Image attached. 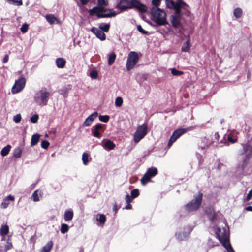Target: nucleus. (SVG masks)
Returning a JSON list of instances; mask_svg holds the SVG:
<instances>
[{
    "label": "nucleus",
    "mask_w": 252,
    "mask_h": 252,
    "mask_svg": "<svg viewBox=\"0 0 252 252\" xmlns=\"http://www.w3.org/2000/svg\"><path fill=\"white\" fill-rule=\"evenodd\" d=\"M115 8L123 12L127 9H136L140 13H145L147 10L146 5L139 0H120Z\"/></svg>",
    "instance_id": "nucleus-1"
},
{
    "label": "nucleus",
    "mask_w": 252,
    "mask_h": 252,
    "mask_svg": "<svg viewBox=\"0 0 252 252\" xmlns=\"http://www.w3.org/2000/svg\"><path fill=\"white\" fill-rule=\"evenodd\" d=\"M152 20L158 26H164L168 24L166 19V13L159 8L152 7L150 9Z\"/></svg>",
    "instance_id": "nucleus-2"
},
{
    "label": "nucleus",
    "mask_w": 252,
    "mask_h": 252,
    "mask_svg": "<svg viewBox=\"0 0 252 252\" xmlns=\"http://www.w3.org/2000/svg\"><path fill=\"white\" fill-rule=\"evenodd\" d=\"M50 95V93L47 90V89L42 88L35 93L34 100L38 105L46 106L48 103Z\"/></svg>",
    "instance_id": "nucleus-3"
},
{
    "label": "nucleus",
    "mask_w": 252,
    "mask_h": 252,
    "mask_svg": "<svg viewBox=\"0 0 252 252\" xmlns=\"http://www.w3.org/2000/svg\"><path fill=\"white\" fill-rule=\"evenodd\" d=\"M223 232H221V229L218 227L215 230L216 238L221 243L222 245L230 242L229 240V229L227 227V229L225 227H223Z\"/></svg>",
    "instance_id": "nucleus-4"
},
{
    "label": "nucleus",
    "mask_w": 252,
    "mask_h": 252,
    "mask_svg": "<svg viewBox=\"0 0 252 252\" xmlns=\"http://www.w3.org/2000/svg\"><path fill=\"white\" fill-rule=\"evenodd\" d=\"M189 7V5L183 0H176V3L174 4V6H168L166 7L174 10V14L171 16H175V17L181 18L182 16V10H186L187 8Z\"/></svg>",
    "instance_id": "nucleus-5"
},
{
    "label": "nucleus",
    "mask_w": 252,
    "mask_h": 252,
    "mask_svg": "<svg viewBox=\"0 0 252 252\" xmlns=\"http://www.w3.org/2000/svg\"><path fill=\"white\" fill-rule=\"evenodd\" d=\"M96 16L97 18L115 17L118 13L113 9L105 8V7H97Z\"/></svg>",
    "instance_id": "nucleus-6"
},
{
    "label": "nucleus",
    "mask_w": 252,
    "mask_h": 252,
    "mask_svg": "<svg viewBox=\"0 0 252 252\" xmlns=\"http://www.w3.org/2000/svg\"><path fill=\"white\" fill-rule=\"evenodd\" d=\"M147 131L148 126L146 123H144L142 125H139L133 135L134 142H139L147 134Z\"/></svg>",
    "instance_id": "nucleus-7"
},
{
    "label": "nucleus",
    "mask_w": 252,
    "mask_h": 252,
    "mask_svg": "<svg viewBox=\"0 0 252 252\" xmlns=\"http://www.w3.org/2000/svg\"><path fill=\"white\" fill-rule=\"evenodd\" d=\"M139 56L137 52L131 51L128 55L126 63V67L127 70L132 69L139 61Z\"/></svg>",
    "instance_id": "nucleus-8"
},
{
    "label": "nucleus",
    "mask_w": 252,
    "mask_h": 252,
    "mask_svg": "<svg viewBox=\"0 0 252 252\" xmlns=\"http://www.w3.org/2000/svg\"><path fill=\"white\" fill-rule=\"evenodd\" d=\"M106 125L101 123H98L93 126L91 128L92 135L96 138H99L105 129Z\"/></svg>",
    "instance_id": "nucleus-9"
},
{
    "label": "nucleus",
    "mask_w": 252,
    "mask_h": 252,
    "mask_svg": "<svg viewBox=\"0 0 252 252\" xmlns=\"http://www.w3.org/2000/svg\"><path fill=\"white\" fill-rule=\"evenodd\" d=\"M214 206H207L205 209V213L207 214L208 219L210 221L213 222L221 214L219 211L215 212Z\"/></svg>",
    "instance_id": "nucleus-10"
},
{
    "label": "nucleus",
    "mask_w": 252,
    "mask_h": 252,
    "mask_svg": "<svg viewBox=\"0 0 252 252\" xmlns=\"http://www.w3.org/2000/svg\"><path fill=\"white\" fill-rule=\"evenodd\" d=\"M26 84V79L24 77H20L15 81L11 91L13 94H16L20 92L24 88Z\"/></svg>",
    "instance_id": "nucleus-11"
},
{
    "label": "nucleus",
    "mask_w": 252,
    "mask_h": 252,
    "mask_svg": "<svg viewBox=\"0 0 252 252\" xmlns=\"http://www.w3.org/2000/svg\"><path fill=\"white\" fill-rule=\"evenodd\" d=\"M188 231H184L183 232H177L175 233V236L176 238L179 241H183L188 240L190 235L191 232L193 230V228L190 226L188 227Z\"/></svg>",
    "instance_id": "nucleus-12"
},
{
    "label": "nucleus",
    "mask_w": 252,
    "mask_h": 252,
    "mask_svg": "<svg viewBox=\"0 0 252 252\" xmlns=\"http://www.w3.org/2000/svg\"><path fill=\"white\" fill-rule=\"evenodd\" d=\"M203 195V193L199 191L193 196V198L186 205H201Z\"/></svg>",
    "instance_id": "nucleus-13"
},
{
    "label": "nucleus",
    "mask_w": 252,
    "mask_h": 252,
    "mask_svg": "<svg viewBox=\"0 0 252 252\" xmlns=\"http://www.w3.org/2000/svg\"><path fill=\"white\" fill-rule=\"evenodd\" d=\"M91 31L96 35V37L99 38L101 41H104L106 39L105 34L100 29L96 27H92Z\"/></svg>",
    "instance_id": "nucleus-14"
},
{
    "label": "nucleus",
    "mask_w": 252,
    "mask_h": 252,
    "mask_svg": "<svg viewBox=\"0 0 252 252\" xmlns=\"http://www.w3.org/2000/svg\"><path fill=\"white\" fill-rule=\"evenodd\" d=\"M181 17H175V16H170V20L172 26L175 28L182 29V25L181 22Z\"/></svg>",
    "instance_id": "nucleus-15"
},
{
    "label": "nucleus",
    "mask_w": 252,
    "mask_h": 252,
    "mask_svg": "<svg viewBox=\"0 0 252 252\" xmlns=\"http://www.w3.org/2000/svg\"><path fill=\"white\" fill-rule=\"evenodd\" d=\"M96 220L97 225L102 226L106 221V217L104 214L98 213L96 215Z\"/></svg>",
    "instance_id": "nucleus-16"
},
{
    "label": "nucleus",
    "mask_w": 252,
    "mask_h": 252,
    "mask_svg": "<svg viewBox=\"0 0 252 252\" xmlns=\"http://www.w3.org/2000/svg\"><path fill=\"white\" fill-rule=\"evenodd\" d=\"M191 46L190 36L188 35V39L182 46L181 51L183 52H188L190 49Z\"/></svg>",
    "instance_id": "nucleus-17"
},
{
    "label": "nucleus",
    "mask_w": 252,
    "mask_h": 252,
    "mask_svg": "<svg viewBox=\"0 0 252 252\" xmlns=\"http://www.w3.org/2000/svg\"><path fill=\"white\" fill-rule=\"evenodd\" d=\"M251 157L252 154L250 153L247 154L243 157L242 159V164L241 165V168L242 170H245V169L247 166Z\"/></svg>",
    "instance_id": "nucleus-18"
},
{
    "label": "nucleus",
    "mask_w": 252,
    "mask_h": 252,
    "mask_svg": "<svg viewBox=\"0 0 252 252\" xmlns=\"http://www.w3.org/2000/svg\"><path fill=\"white\" fill-rule=\"evenodd\" d=\"M73 216L74 213L72 209L66 210L64 213V219L66 222L72 220Z\"/></svg>",
    "instance_id": "nucleus-19"
},
{
    "label": "nucleus",
    "mask_w": 252,
    "mask_h": 252,
    "mask_svg": "<svg viewBox=\"0 0 252 252\" xmlns=\"http://www.w3.org/2000/svg\"><path fill=\"white\" fill-rule=\"evenodd\" d=\"M210 145L208 142V139L206 137H204L201 139V142L199 143V148L201 150L207 148Z\"/></svg>",
    "instance_id": "nucleus-20"
},
{
    "label": "nucleus",
    "mask_w": 252,
    "mask_h": 252,
    "mask_svg": "<svg viewBox=\"0 0 252 252\" xmlns=\"http://www.w3.org/2000/svg\"><path fill=\"white\" fill-rule=\"evenodd\" d=\"M115 146V144L110 140H107L103 145V148L108 151L114 149Z\"/></svg>",
    "instance_id": "nucleus-21"
},
{
    "label": "nucleus",
    "mask_w": 252,
    "mask_h": 252,
    "mask_svg": "<svg viewBox=\"0 0 252 252\" xmlns=\"http://www.w3.org/2000/svg\"><path fill=\"white\" fill-rule=\"evenodd\" d=\"M158 173V169L156 167H152L149 168L145 173L151 179L156 176Z\"/></svg>",
    "instance_id": "nucleus-22"
},
{
    "label": "nucleus",
    "mask_w": 252,
    "mask_h": 252,
    "mask_svg": "<svg viewBox=\"0 0 252 252\" xmlns=\"http://www.w3.org/2000/svg\"><path fill=\"white\" fill-rule=\"evenodd\" d=\"M66 63L65 60L62 58H58L56 60V64L59 68H63Z\"/></svg>",
    "instance_id": "nucleus-23"
},
{
    "label": "nucleus",
    "mask_w": 252,
    "mask_h": 252,
    "mask_svg": "<svg viewBox=\"0 0 252 252\" xmlns=\"http://www.w3.org/2000/svg\"><path fill=\"white\" fill-rule=\"evenodd\" d=\"M200 206H185L184 210L188 213H191L197 211Z\"/></svg>",
    "instance_id": "nucleus-24"
},
{
    "label": "nucleus",
    "mask_w": 252,
    "mask_h": 252,
    "mask_svg": "<svg viewBox=\"0 0 252 252\" xmlns=\"http://www.w3.org/2000/svg\"><path fill=\"white\" fill-rule=\"evenodd\" d=\"M110 23H101L100 24L99 28L103 32H107L110 29Z\"/></svg>",
    "instance_id": "nucleus-25"
},
{
    "label": "nucleus",
    "mask_w": 252,
    "mask_h": 252,
    "mask_svg": "<svg viewBox=\"0 0 252 252\" xmlns=\"http://www.w3.org/2000/svg\"><path fill=\"white\" fill-rule=\"evenodd\" d=\"M39 139H40V135L39 134L36 133V134H33L32 136V139H31V146H33L36 145L38 143V141H39Z\"/></svg>",
    "instance_id": "nucleus-26"
},
{
    "label": "nucleus",
    "mask_w": 252,
    "mask_h": 252,
    "mask_svg": "<svg viewBox=\"0 0 252 252\" xmlns=\"http://www.w3.org/2000/svg\"><path fill=\"white\" fill-rule=\"evenodd\" d=\"M53 243L52 241H48L45 245L42 248V250L44 252H50L52 248Z\"/></svg>",
    "instance_id": "nucleus-27"
},
{
    "label": "nucleus",
    "mask_w": 252,
    "mask_h": 252,
    "mask_svg": "<svg viewBox=\"0 0 252 252\" xmlns=\"http://www.w3.org/2000/svg\"><path fill=\"white\" fill-rule=\"evenodd\" d=\"M9 232V227L7 225H2L0 229V235L2 236L6 235Z\"/></svg>",
    "instance_id": "nucleus-28"
},
{
    "label": "nucleus",
    "mask_w": 252,
    "mask_h": 252,
    "mask_svg": "<svg viewBox=\"0 0 252 252\" xmlns=\"http://www.w3.org/2000/svg\"><path fill=\"white\" fill-rule=\"evenodd\" d=\"M11 146L9 144L7 145L6 146L3 147L0 152V154L2 157L7 156L10 151Z\"/></svg>",
    "instance_id": "nucleus-29"
},
{
    "label": "nucleus",
    "mask_w": 252,
    "mask_h": 252,
    "mask_svg": "<svg viewBox=\"0 0 252 252\" xmlns=\"http://www.w3.org/2000/svg\"><path fill=\"white\" fill-rule=\"evenodd\" d=\"M116 58V55L113 52L110 53L108 55V64L111 65L114 63Z\"/></svg>",
    "instance_id": "nucleus-30"
},
{
    "label": "nucleus",
    "mask_w": 252,
    "mask_h": 252,
    "mask_svg": "<svg viewBox=\"0 0 252 252\" xmlns=\"http://www.w3.org/2000/svg\"><path fill=\"white\" fill-rule=\"evenodd\" d=\"M22 150L20 147H16L13 152V157L16 158H19L21 157Z\"/></svg>",
    "instance_id": "nucleus-31"
},
{
    "label": "nucleus",
    "mask_w": 252,
    "mask_h": 252,
    "mask_svg": "<svg viewBox=\"0 0 252 252\" xmlns=\"http://www.w3.org/2000/svg\"><path fill=\"white\" fill-rule=\"evenodd\" d=\"M89 155L88 153H84L82 154V159L83 163L85 165H86L88 164V163L89 162Z\"/></svg>",
    "instance_id": "nucleus-32"
},
{
    "label": "nucleus",
    "mask_w": 252,
    "mask_h": 252,
    "mask_svg": "<svg viewBox=\"0 0 252 252\" xmlns=\"http://www.w3.org/2000/svg\"><path fill=\"white\" fill-rule=\"evenodd\" d=\"M233 13L236 18H239L242 16V10L240 8H236L234 10Z\"/></svg>",
    "instance_id": "nucleus-33"
},
{
    "label": "nucleus",
    "mask_w": 252,
    "mask_h": 252,
    "mask_svg": "<svg viewBox=\"0 0 252 252\" xmlns=\"http://www.w3.org/2000/svg\"><path fill=\"white\" fill-rule=\"evenodd\" d=\"M150 181H151V179L146 173H145L141 179L142 185H145L148 182Z\"/></svg>",
    "instance_id": "nucleus-34"
},
{
    "label": "nucleus",
    "mask_w": 252,
    "mask_h": 252,
    "mask_svg": "<svg viewBox=\"0 0 252 252\" xmlns=\"http://www.w3.org/2000/svg\"><path fill=\"white\" fill-rule=\"evenodd\" d=\"M69 230V226L65 223H62L61 226V232L63 234H65L68 232Z\"/></svg>",
    "instance_id": "nucleus-35"
},
{
    "label": "nucleus",
    "mask_w": 252,
    "mask_h": 252,
    "mask_svg": "<svg viewBox=\"0 0 252 252\" xmlns=\"http://www.w3.org/2000/svg\"><path fill=\"white\" fill-rule=\"evenodd\" d=\"M185 133L186 130L183 128H178L173 132V134H176L179 138Z\"/></svg>",
    "instance_id": "nucleus-36"
},
{
    "label": "nucleus",
    "mask_w": 252,
    "mask_h": 252,
    "mask_svg": "<svg viewBox=\"0 0 252 252\" xmlns=\"http://www.w3.org/2000/svg\"><path fill=\"white\" fill-rule=\"evenodd\" d=\"M108 5V2L106 0H97V7H106Z\"/></svg>",
    "instance_id": "nucleus-37"
},
{
    "label": "nucleus",
    "mask_w": 252,
    "mask_h": 252,
    "mask_svg": "<svg viewBox=\"0 0 252 252\" xmlns=\"http://www.w3.org/2000/svg\"><path fill=\"white\" fill-rule=\"evenodd\" d=\"M69 88H67L66 86H64L61 89V94L63 96L64 98L67 97V93L68 91Z\"/></svg>",
    "instance_id": "nucleus-38"
},
{
    "label": "nucleus",
    "mask_w": 252,
    "mask_h": 252,
    "mask_svg": "<svg viewBox=\"0 0 252 252\" xmlns=\"http://www.w3.org/2000/svg\"><path fill=\"white\" fill-rule=\"evenodd\" d=\"M7 200L14 201V197L11 195H8L3 199L0 205H8V203L6 202Z\"/></svg>",
    "instance_id": "nucleus-39"
},
{
    "label": "nucleus",
    "mask_w": 252,
    "mask_h": 252,
    "mask_svg": "<svg viewBox=\"0 0 252 252\" xmlns=\"http://www.w3.org/2000/svg\"><path fill=\"white\" fill-rule=\"evenodd\" d=\"M110 119V116L107 115H99V121L104 122V123H107L109 121Z\"/></svg>",
    "instance_id": "nucleus-40"
},
{
    "label": "nucleus",
    "mask_w": 252,
    "mask_h": 252,
    "mask_svg": "<svg viewBox=\"0 0 252 252\" xmlns=\"http://www.w3.org/2000/svg\"><path fill=\"white\" fill-rule=\"evenodd\" d=\"M171 73L174 76H180L183 74L184 72L182 71L177 70L176 68H173L171 69Z\"/></svg>",
    "instance_id": "nucleus-41"
},
{
    "label": "nucleus",
    "mask_w": 252,
    "mask_h": 252,
    "mask_svg": "<svg viewBox=\"0 0 252 252\" xmlns=\"http://www.w3.org/2000/svg\"><path fill=\"white\" fill-rule=\"evenodd\" d=\"M123 98L120 97H117L115 99V104L116 107H121L123 104Z\"/></svg>",
    "instance_id": "nucleus-42"
},
{
    "label": "nucleus",
    "mask_w": 252,
    "mask_h": 252,
    "mask_svg": "<svg viewBox=\"0 0 252 252\" xmlns=\"http://www.w3.org/2000/svg\"><path fill=\"white\" fill-rule=\"evenodd\" d=\"M227 250V252H235L231 245L230 242L225 244L224 245H222Z\"/></svg>",
    "instance_id": "nucleus-43"
},
{
    "label": "nucleus",
    "mask_w": 252,
    "mask_h": 252,
    "mask_svg": "<svg viewBox=\"0 0 252 252\" xmlns=\"http://www.w3.org/2000/svg\"><path fill=\"white\" fill-rule=\"evenodd\" d=\"M137 30L143 34L146 35H149V32L147 31L144 30L140 25H138L137 26Z\"/></svg>",
    "instance_id": "nucleus-44"
},
{
    "label": "nucleus",
    "mask_w": 252,
    "mask_h": 252,
    "mask_svg": "<svg viewBox=\"0 0 252 252\" xmlns=\"http://www.w3.org/2000/svg\"><path fill=\"white\" fill-rule=\"evenodd\" d=\"M130 194H131L132 197H133V198H135L137 197L139 195V191L138 189H135L132 190L130 192Z\"/></svg>",
    "instance_id": "nucleus-45"
},
{
    "label": "nucleus",
    "mask_w": 252,
    "mask_h": 252,
    "mask_svg": "<svg viewBox=\"0 0 252 252\" xmlns=\"http://www.w3.org/2000/svg\"><path fill=\"white\" fill-rule=\"evenodd\" d=\"M28 28L29 25L25 23L22 25L21 27L20 28V30L22 33H24L27 32Z\"/></svg>",
    "instance_id": "nucleus-46"
},
{
    "label": "nucleus",
    "mask_w": 252,
    "mask_h": 252,
    "mask_svg": "<svg viewBox=\"0 0 252 252\" xmlns=\"http://www.w3.org/2000/svg\"><path fill=\"white\" fill-rule=\"evenodd\" d=\"M50 145V143L46 140H43L42 141L41 143V146L42 148L44 149H47Z\"/></svg>",
    "instance_id": "nucleus-47"
},
{
    "label": "nucleus",
    "mask_w": 252,
    "mask_h": 252,
    "mask_svg": "<svg viewBox=\"0 0 252 252\" xmlns=\"http://www.w3.org/2000/svg\"><path fill=\"white\" fill-rule=\"evenodd\" d=\"M176 140L177 139L176 138L174 137V134L173 133L169 139L167 146L170 147L173 144V143L176 141Z\"/></svg>",
    "instance_id": "nucleus-48"
},
{
    "label": "nucleus",
    "mask_w": 252,
    "mask_h": 252,
    "mask_svg": "<svg viewBox=\"0 0 252 252\" xmlns=\"http://www.w3.org/2000/svg\"><path fill=\"white\" fill-rule=\"evenodd\" d=\"M38 119V115L35 114L30 118V121L32 123H36L37 122Z\"/></svg>",
    "instance_id": "nucleus-49"
},
{
    "label": "nucleus",
    "mask_w": 252,
    "mask_h": 252,
    "mask_svg": "<svg viewBox=\"0 0 252 252\" xmlns=\"http://www.w3.org/2000/svg\"><path fill=\"white\" fill-rule=\"evenodd\" d=\"M31 198L35 202L39 201V198L38 197L37 190H35L33 192Z\"/></svg>",
    "instance_id": "nucleus-50"
},
{
    "label": "nucleus",
    "mask_w": 252,
    "mask_h": 252,
    "mask_svg": "<svg viewBox=\"0 0 252 252\" xmlns=\"http://www.w3.org/2000/svg\"><path fill=\"white\" fill-rule=\"evenodd\" d=\"M98 113L97 112H94L92 114L89 115L87 118H89V120L93 122L94 120L98 116Z\"/></svg>",
    "instance_id": "nucleus-51"
},
{
    "label": "nucleus",
    "mask_w": 252,
    "mask_h": 252,
    "mask_svg": "<svg viewBox=\"0 0 252 252\" xmlns=\"http://www.w3.org/2000/svg\"><path fill=\"white\" fill-rule=\"evenodd\" d=\"M161 0H152V4L155 8H158V7L160 5Z\"/></svg>",
    "instance_id": "nucleus-52"
},
{
    "label": "nucleus",
    "mask_w": 252,
    "mask_h": 252,
    "mask_svg": "<svg viewBox=\"0 0 252 252\" xmlns=\"http://www.w3.org/2000/svg\"><path fill=\"white\" fill-rule=\"evenodd\" d=\"M97 8L98 7H97V6H95L93 7L92 9H90L89 11V15L91 16H94L95 14L96 15Z\"/></svg>",
    "instance_id": "nucleus-53"
},
{
    "label": "nucleus",
    "mask_w": 252,
    "mask_h": 252,
    "mask_svg": "<svg viewBox=\"0 0 252 252\" xmlns=\"http://www.w3.org/2000/svg\"><path fill=\"white\" fill-rule=\"evenodd\" d=\"M21 115L20 114H16L13 117V121L16 123H19L21 121Z\"/></svg>",
    "instance_id": "nucleus-54"
},
{
    "label": "nucleus",
    "mask_w": 252,
    "mask_h": 252,
    "mask_svg": "<svg viewBox=\"0 0 252 252\" xmlns=\"http://www.w3.org/2000/svg\"><path fill=\"white\" fill-rule=\"evenodd\" d=\"M175 3H176V1H175L174 0H165L166 7L168 6L173 7L174 6V4Z\"/></svg>",
    "instance_id": "nucleus-55"
},
{
    "label": "nucleus",
    "mask_w": 252,
    "mask_h": 252,
    "mask_svg": "<svg viewBox=\"0 0 252 252\" xmlns=\"http://www.w3.org/2000/svg\"><path fill=\"white\" fill-rule=\"evenodd\" d=\"M47 20L48 21L52 24L54 22L55 20L56 19L55 17L52 15H49L46 16Z\"/></svg>",
    "instance_id": "nucleus-56"
},
{
    "label": "nucleus",
    "mask_w": 252,
    "mask_h": 252,
    "mask_svg": "<svg viewBox=\"0 0 252 252\" xmlns=\"http://www.w3.org/2000/svg\"><path fill=\"white\" fill-rule=\"evenodd\" d=\"M196 156L198 160V166H200L203 162L202 156L199 153H196Z\"/></svg>",
    "instance_id": "nucleus-57"
},
{
    "label": "nucleus",
    "mask_w": 252,
    "mask_h": 252,
    "mask_svg": "<svg viewBox=\"0 0 252 252\" xmlns=\"http://www.w3.org/2000/svg\"><path fill=\"white\" fill-rule=\"evenodd\" d=\"M93 122L89 119L88 118H87L85 121L84 122L82 126L83 127L89 126L91 125Z\"/></svg>",
    "instance_id": "nucleus-58"
},
{
    "label": "nucleus",
    "mask_w": 252,
    "mask_h": 252,
    "mask_svg": "<svg viewBox=\"0 0 252 252\" xmlns=\"http://www.w3.org/2000/svg\"><path fill=\"white\" fill-rule=\"evenodd\" d=\"M243 145V150L241 153V154H244L248 152L250 146L248 144H242Z\"/></svg>",
    "instance_id": "nucleus-59"
},
{
    "label": "nucleus",
    "mask_w": 252,
    "mask_h": 252,
    "mask_svg": "<svg viewBox=\"0 0 252 252\" xmlns=\"http://www.w3.org/2000/svg\"><path fill=\"white\" fill-rule=\"evenodd\" d=\"M90 77L93 79H96L98 77V73L95 70H92L90 72Z\"/></svg>",
    "instance_id": "nucleus-60"
},
{
    "label": "nucleus",
    "mask_w": 252,
    "mask_h": 252,
    "mask_svg": "<svg viewBox=\"0 0 252 252\" xmlns=\"http://www.w3.org/2000/svg\"><path fill=\"white\" fill-rule=\"evenodd\" d=\"M12 248V244L11 242H7V244L5 246V249L3 251L4 252H6L8 250H10Z\"/></svg>",
    "instance_id": "nucleus-61"
},
{
    "label": "nucleus",
    "mask_w": 252,
    "mask_h": 252,
    "mask_svg": "<svg viewBox=\"0 0 252 252\" xmlns=\"http://www.w3.org/2000/svg\"><path fill=\"white\" fill-rule=\"evenodd\" d=\"M133 197H132L131 195H129L127 194L126 196V200L127 203V205H130V203L132 202Z\"/></svg>",
    "instance_id": "nucleus-62"
},
{
    "label": "nucleus",
    "mask_w": 252,
    "mask_h": 252,
    "mask_svg": "<svg viewBox=\"0 0 252 252\" xmlns=\"http://www.w3.org/2000/svg\"><path fill=\"white\" fill-rule=\"evenodd\" d=\"M227 139H228V141L232 143H234L236 142V141L237 140V139L233 138L230 135H229L228 136Z\"/></svg>",
    "instance_id": "nucleus-63"
},
{
    "label": "nucleus",
    "mask_w": 252,
    "mask_h": 252,
    "mask_svg": "<svg viewBox=\"0 0 252 252\" xmlns=\"http://www.w3.org/2000/svg\"><path fill=\"white\" fill-rule=\"evenodd\" d=\"M9 59V57L7 55L4 56V58L2 60L3 63H6L8 62Z\"/></svg>",
    "instance_id": "nucleus-64"
}]
</instances>
